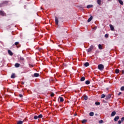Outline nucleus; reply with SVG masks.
<instances>
[{
  "label": "nucleus",
  "mask_w": 124,
  "mask_h": 124,
  "mask_svg": "<svg viewBox=\"0 0 124 124\" xmlns=\"http://www.w3.org/2000/svg\"><path fill=\"white\" fill-rule=\"evenodd\" d=\"M8 53L9 55H10V56H13V52H12V51L9 49L8 50Z\"/></svg>",
  "instance_id": "7"
},
{
  "label": "nucleus",
  "mask_w": 124,
  "mask_h": 124,
  "mask_svg": "<svg viewBox=\"0 0 124 124\" xmlns=\"http://www.w3.org/2000/svg\"><path fill=\"white\" fill-rule=\"evenodd\" d=\"M43 117V115H42V114H40L38 116V118H39L40 119L42 118V117Z\"/></svg>",
  "instance_id": "31"
},
{
  "label": "nucleus",
  "mask_w": 124,
  "mask_h": 124,
  "mask_svg": "<svg viewBox=\"0 0 124 124\" xmlns=\"http://www.w3.org/2000/svg\"><path fill=\"white\" fill-rule=\"evenodd\" d=\"M93 7V5H88L87 6V8H92Z\"/></svg>",
  "instance_id": "24"
},
{
  "label": "nucleus",
  "mask_w": 124,
  "mask_h": 124,
  "mask_svg": "<svg viewBox=\"0 0 124 124\" xmlns=\"http://www.w3.org/2000/svg\"><path fill=\"white\" fill-rule=\"evenodd\" d=\"M105 37H106V38H108V34H106L105 35Z\"/></svg>",
  "instance_id": "35"
},
{
  "label": "nucleus",
  "mask_w": 124,
  "mask_h": 124,
  "mask_svg": "<svg viewBox=\"0 0 124 124\" xmlns=\"http://www.w3.org/2000/svg\"><path fill=\"white\" fill-rule=\"evenodd\" d=\"M116 115V111H113L111 114V117H114Z\"/></svg>",
  "instance_id": "15"
},
{
  "label": "nucleus",
  "mask_w": 124,
  "mask_h": 124,
  "mask_svg": "<svg viewBox=\"0 0 124 124\" xmlns=\"http://www.w3.org/2000/svg\"><path fill=\"white\" fill-rule=\"evenodd\" d=\"M110 0H108V1H110Z\"/></svg>",
  "instance_id": "44"
},
{
  "label": "nucleus",
  "mask_w": 124,
  "mask_h": 124,
  "mask_svg": "<svg viewBox=\"0 0 124 124\" xmlns=\"http://www.w3.org/2000/svg\"><path fill=\"white\" fill-rule=\"evenodd\" d=\"M29 66H32V67H33V65L31 64L29 65Z\"/></svg>",
  "instance_id": "43"
},
{
  "label": "nucleus",
  "mask_w": 124,
  "mask_h": 124,
  "mask_svg": "<svg viewBox=\"0 0 124 124\" xmlns=\"http://www.w3.org/2000/svg\"><path fill=\"white\" fill-rule=\"evenodd\" d=\"M98 48H99V49H100V50H102V46H101V45L99 44L98 45Z\"/></svg>",
  "instance_id": "25"
},
{
  "label": "nucleus",
  "mask_w": 124,
  "mask_h": 124,
  "mask_svg": "<svg viewBox=\"0 0 124 124\" xmlns=\"http://www.w3.org/2000/svg\"><path fill=\"white\" fill-rule=\"evenodd\" d=\"M89 65H90V63H89V62H86L84 63V66H85V67H88Z\"/></svg>",
  "instance_id": "12"
},
{
  "label": "nucleus",
  "mask_w": 124,
  "mask_h": 124,
  "mask_svg": "<svg viewBox=\"0 0 124 124\" xmlns=\"http://www.w3.org/2000/svg\"><path fill=\"white\" fill-rule=\"evenodd\" d=\"M91 82H90V81L89 80H86V81H85V84H86V85H90V83Z\"/></svg>",
  "instance_id": "23"
},
{
  "label": "nucleus",
  "mask_w": 124,
  "mask_h": 124,
  "mask_svg": "<svg viewBox=\"0 0 124 124\" xmlns=\"http://www.w3.org/2000/svg\"><path fill=\"white\" fill-rule=\"evenodd\" d=\"M93 115H94V113H93V112H91L89 113V116H90L91 117H93Z\"/></svg>",
  "instance_id": "20"
},
{
  "label": "nucleus",
  "mask_w": 124,
  "mask_h": 124,
  "mask_svg": "<svg viewBox=\"0 0 124 124\" xmlns=\"http://www.w3.org/2000/svg\"><path fill=\"white\" fill-rule=\"evenodd\" d=\"M119 3H120V4H121V5H124V2H123V0H118Z\"/></svg>",
  "instance_id": "18"
},
{
  "label": "nucleus",
  "mask_w": 124,
  "mask_h": 124,
  "mask_svg": "<svg viewBox=\"0 0 124 124\" xmlns=\"http://www.w3.org/2000/svg\"><path fill=\"white\" fill-rule=\"evenodd\" d=\"M109 27L111 31H114V27H113V25H112V24H110Z\"/></svg>",
  "instance_id": "14"
},
{
  "label": "nucleus",
  "mask_w": 124,
  "mask_h": 124,
  "mask_svg": "<svg viewBox=\"0 0 124 124\" xmlns=\"http://www.w3.org/2000/svg\"><path fill=\"white\" fill-rule=\"evenodd\" d=\"M95 105H97V106L100 105V102H96L95 103Z\"/></svg>",
  "instance_id": "28"
},
{
  "label": "nucleus",
  "mask_w": 124,
  "mask_h": 124,
  "mask_svg": "<svg viewBox=\"0 0 124 124\" xmlns=\"http://www.w3.org/2000/svg\"><path fill=\"white\" fill-rule=\"evenodd\" d=\"M4 12L2 11H0V15H1V16H4Z\"/></svg>",
  "instance_id": "11"
},
{
  "label": "nucleus",
  "mask_w": 124,
  "mask_h": 124,
  "mask_svg": "<svg viewBox=\"0 0 124 124\" xmlns=\"http://www.w3.org/2000/svg\"><path fill=\"white\" fill-rule=\"evenodd\" d=\"M19 97H23V95L21 94H19Z\"/></svg>",
  "instance_id": "39"
},
{
  "label": "nucleus",
  "mask_w": 124,
  "mask_h": 124,
  "mask_svg": "<svg viewBox=\"0 0 124 124\" xmlns=\"http://www.w3.org/2000/svg\"><path fill=\"white\" fill-rule=\"evenodd\" d=\"M85 123H87V120H82V124H85Z\"/></svg>",
  "instance_id": "32"
},
{
  "label": "nucleus",
  "mask_w": 124,
  "mask_h": 124,
  "mask_svg": "<svg viewBox=\"0 0 124 124\" xmlns=\"http://www.w3.org/2000/svg\"><path fill=\"white\" fill-rule=\"evenodd\" d=\"M104 121L103 120H101L99 121V124H103Z\"/></svg>",
  "instance_id": "34"
},
{
  "label": "nucleus",
  "mask_w": 124,
  "mask_h": 124,
  "mask_svg": "<svg viewBox=\"0 0 124 124\" xmlns=\"http://www.w3.org/2000/svg\"><path fill=\"white\" fill-rule=\"evenodd\" d=\"M51 96L53 97L54 95H55V94L54 93H51L50 94Z\"/></svg>",
  "instance_id": "37"
},
{
  "label": "nucleus",
  "mask_w": 124,
  "mask_h": 124,
  "mask_svg": "<svg viewBox=\"0 0 124 124\" xmlns=\"http://www.w3.org/2000/svg\"><path fill=\"white\" fill-rule=\"evenodd\" d=\"M98 68L99 70H103L104 69V65L100 64L98 65Z\"/></svg>",
  "instance_id": "2"
},
{
  "label": "nucleus",
  "mask_w": 124,
  "mask_h": 124,
  "mask_svg": "<svg viewBox=\"0 0 124 124\" xmlns=\"http://www.w3.org/2000/svg\"><path fill=\"white\" fill-rule=\"evenodd\" d=\"M34 120H37V119H38V116L35 115L34 116Z\"/></svg>",
  "instance_id": "33"
},
{
  "label": "nucleus",
  "mask_w": 124,
  "mask_h": 124,
  "mask_svg": "<svg viewBox=\"0 0 124 124\" xmlns=\"http://www.w3.org/2000/svg\"><path fill=\"white\" fill-rule=\"evenodd\" d=\"M119 119H120V117L119 116H116L114 118V121L115 122H118V120H119Z\"/></svg>",
  "instance_id": "8"
},
{
  "label": "nucleus",
  "mask_w": 124,
  "mask_h": 124,
  "mask_svg": "<svg viewBox=\"0 0 124 124\" xmlns=\"http://www.w3.org/2000/svg\"><path fill=\"white\" fill-rule=\"evenodd\" d=\"M34 77H38L39 76V74L38 73H34Z\"/></svg>",
  "instance_id": "22"
},
{
  "label": "nucleus",
  "mask_w": 124,
  "mask_h": 124,
  "mask_svg": "<svg viewBox=\"0 0 124 124\" xmlns=\"http://www.w3.org/2000/svg\"><path fill=\"white\" fill-rule=\"evenodd\" d=\"M97 2L99 5H100V4H101V0H97Z\"/></svg>",
  "instance_id": "21"
},
{
  "label": "nucleus",
  "mask_w": 124,
  "mask_h": 124,
  "mask_svg": "<svg viewBox=\"0 0 124 124\" xmlns=\"http://www.w3.org/2000/svg\"><path fill=\"white\" fill-rule=\"evenodd\" d=\"M86 79V78L84 77H82L81 78H80V81L81 82H83L84 81V80Z\"/></svg>",
  "instance_id": "17"
},
{
  "label": "nucleus",
  "mask_w": 124,
  "mask_h": 124,
  "mask_svg": "<svg viewBox=\"0 0 124 124\" xmlns=\"http://www.w3.org/2000/svg\"><path fill=\"white\" fill-rule=\"evenodd\" d=\"M84 100H88V96H84Z\"/></svg>",
  "instance_id": "30"
},
{
  "label": "nucleus",
  "mask_w": 124,
  "mask_h": 124,
  "mask_svg": "<svg viewBox=\"0 0 124 124\" xmlns=\"http://www.w3.org/2000/svg\"><path fill=\"white\" fill-rule=\"evenodd\" d=\"M111 94H109L106 96V99L107 100H108V99H110L111 98Z\"/></svg>",
  "instance_id": "6"
},
{
  "label": "nucleus",
  "mask_w": 124,
  "mask_h": 124,
  "mask_svg": "<svg viewBox=\"0 0 124 124\" xmlns=\"http://www.w3.org/2000/svg\"><path fill=\"white\" fill-rule=\"evenodd\" d=\"M19 60H20V61H22L23 62V61H25V58H24V57H22V56H20V57H19Z\"/></svg>",
  "instance_id": "16"
},
{
  "label": "nucleus",
  "mask_w": 124,
  "mask_h": 124,
  "mask_svg": "<svg viewBox=\"0 0 124 124\" xmlns=\"http://www.w3.org/2000/svg\"><path fill=\"white\" fill-rule=\"evenodd\" d=\"M23 122L22 121H19L17 122V124H23Z\"/></svg>",
  "instance_id": "26"
},
{
  "label": "nucleus",
  "mask_w": 124,
  "mask_h": 124,
  "mask_svg": "<svg viewBox=\"0 0 124 124\" xmlns=\"http://www.w3.org/2000/svg\"><path fill=\"white\" fill-rule=\"evenodd\" d=\"M122 74H124V70H122Z\"/></svg>",
  "instance_id": "42"
},
{
  "label": "nucleus",
  "mask_w": 124,
  "mask_h": 124,
  "mask_svg": "<svg viewBox=\"0 0 124 124\" xmlns=\"http://www.w3.org/2000/svg\"><path fill=\"white\" fill-rule=\"evenodd\" d=\"M55 24L57 25H59V18L57 16H55Z\"/></svg>",
  "instance_id": "5"
},
{
  "label": "nucleus",
  "mask_w": 124,
  "mask_h": 124,
  "mask_svg": "<svg viewBox=\"0 0 124 124\" xmlns=\"http://www.w3.org/2000/svg\"><path fill=\"white\" fill-rule=\"evenodd\" d=\"M16 77V76H15V74L13 73L11 76V78H12V79H14V78H15Z\"/></svg>",
  "instance_id": "9"
},
{
  "label": "nucleus",
  "mask_w": 124,
  "mask_h": 124,
  "mask_svg": "<svg viewBox=\"0 0 124 124\" xmlns=\"http://www.w3.org/2000/svg\"><path fill=\"white\" fill-rule=\"evenodd\" d=\"M93 46H91L90 48L88 49L87 51L90 53V52L92 51L93 50Z\"/></svg>",
  "instance_id": "4"
},
{
  "label": "nucleus",
  "mask_w": 124,
  "mask_h": 124,
  "mask_svg": "<svg viewBox=\"0 0 124 124\" xmlns=\"http://www.w3.org/2000/svg\"><path fill=\"white\" fill-rule=\"evenodd\" d=\"M105 96H106V95H105V94H103L101 95V98H104V97H105Z\"/></svg>",
  "instance_id": "29"
},
{
  "label": "nucleus",
  "mask_w": 124,
  "mask_h": 124,
  "mask_svg": "<svg viewBox=\"0 0 124 124\" xmlns=\"http://www.w3.org/2000/svg\"><path fill=\"white\" fill-rule=\"evenodd\" d=\"M14 45L16 46L17 48H20L21 47V45H19V42H15Z\"/></svg>",
  "instance_id": "3"
},
{
  "label": "nucleus",
  "mask_w": 124,
  "mask_h": 124,
  "mask_svg": "<svg viewBox=\"0 0 124 124\" xmlns=\"http://www.w3.org/2000/svg\"><path fill=\"white\" fill-rule=\"evenodd\" d=\"M16 67H20V64L16 63L15 64Z\"/></svg>",
  "instance_id": "19"
},
{
  "label": "nucleus",
  "mask_w": 124,
  "mask_h": 124,
  "mask_svg": "<svg viewBox=\"0 0 124 124\" xmlns=\"http://www.w3.org/2000/svg\"><path fill=\"white\" fill-rule=\"evenodd\" d=\"M118 124H122V121L119 120V121H118Z\"/></svg>",
  "instance_id": "38"
},
{
  "label": "nucleus",
  "mask_w": 124,
  "mask_h": 124,
  "mask_svg": "<svg viewBox=\"0 0 124 124\" xmlns=\"http://www.w3.org/2000/svg\"><path fill=\"white\" fill-rule=\"evenodd\" d=\"M122 94V92H119L118 95H120Z\"/></svg>",
  "instance_id": "41"
},
{
  "label": "nucleus",
  "mask_w": 124,
  "mask_h": 124,
  "mask_svg": "<svg viewBox=\"0 0 124 124\" xmlns=\"http://www.w3.org/2000/svg\"><path fill=\"white\" fill-rule=\"evenodd\" d=\"M121 91H124V86H122V87L121 88Z\"/></svg>",
  "instance_id": "36"
},
{
  "label": "nucleus",
  "mask_w": 124,
  "mask_h": 124,
  "mask_svg": "<svg viewBox=\"0 0 124 124\" xmlns=\"http://www.w3.org/2000/svg\"><path fill=\"white\" fill-rule=\"evenodd\" d=\"M8 4V1H3V2L0 3V7H2V6H4V5H6Z\"/></svg>",
  "instance_id": "1"
},
{
  "label": "nucleus",
  "mask_w": 124,
  "mask_h": 124,
  "mask_svg": "<svg viewBox=\"0 0 124 124\" xmlns=\"http://www.w3.org/2000/svg\"><path fill=\"white\" fill-rule=\"evenodd\" d=\"M60 102H63V98L62 97H59Z\"/></svg>",
  "instance_id": "13"
},
{
  "label": "nucleus",
  "mask_w": 124,
  "mask_h": 124,
  "mask_svg": "<svg viewBox=\"0 0 124 124\" xmlns=\"http://www.w3.org/2000/svg\"><path fill=\"white\" fill-rule=\"evenodd\" d=\"M120 72V70L117 69L115 70V73H116V74H118V73H119Z\"/></svg>",
  "instance_id": "27"
},
{
  "label": "nucleus",
  "mask_w": 124,
  "mask_h": 124,
  "mask_svg": "<svg viewBox=\"0 0 124 124\" xmlns=\"http://www.w3.org/2000/svg\"><path fill=\"white\" fill-rule=\"evenodd\" d=\"M124 117H122V118H121V121H122V122H124Z\"/></svg>",
  "instance_id": "40"
},
{
  "label": "nucleus",
  "mask_w": 124,
  "mask_h": 124,
  "mask_svg": "<svg viewBox=\"0 0 124 124\" xmlns=\"http://www.w3.org/2000/svg\"><path fill=\"white\" fill-rule=\"evenodd\" d=\"M92 20H93V16H91L87 20V22L88 23H90V22H91V21H92Z\"/></svg>",
  "instance_id": "10"
}]
</instances>
